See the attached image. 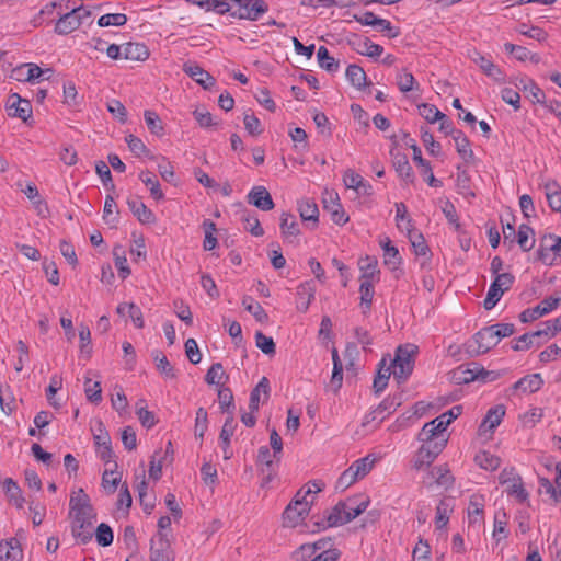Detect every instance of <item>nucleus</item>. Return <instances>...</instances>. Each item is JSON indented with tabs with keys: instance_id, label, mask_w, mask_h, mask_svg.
Masks as SVG:
<instances>
[{
	"instance_id": "f257e3e1",
	"label": "nucleus",
	"mask_w": 561,
	"mask_h": 561,
	"mask_svg": "<svg viewBox=\"0 0 561 561\" xmlns=\"http://www.w3.org/2000/svg\"><path fill=\"white\" fill-rule=\"evenodd\" d=\"M369 505V500L362 501L356 504L355 499H347L340 501L329 512L321 522H316L318 528L325 529L328 527H336L352 522L362 513H364Z\"/></svg>"
},
{
	"instance_id": "f03ea898",
	"label": "nucleus",
	"mask_w": 561,
	"mask_h": 561,
	"mask_svg": "<svg viewBox=\"0 0 561 561\" xmlns=\"http://www.w3.org/2000/svg\"><path fill=\"white\" fill-rule=\"evenodd\" d=\"M417 353V346L405 344L398 346L396 356L390 366L393 367V376L398 382H403L412 374L414 368V356Z\"/></svg>"
},
{
	"instance_id": "7ed1b4c3",
	"label": "nucleus",
	"mask_w": 561,
	"mask_h": 561,
	"mask_svg": "<svg viewBox=\"0 0 561 561\" xmlns=\"http://www.w3.org/2000/svg\"><path fill=\"white\" fill-rule=\"evenodd\" d=\"M447 442V436L440 435L422 443L414 458V468L420 470L424 466L428 467L446 447Z\"/></svg>"
},
{
	"instance_id": "20e7f679",
	"label": "nucleus",
	"mask_w": 561,
	"mask_h": 561,
	"mask_svg": "<svg viewBox=\"0 0 561 561\" xmlns=\"http://www.w3.org/2000/svg\"><path fill=\"white\" fill-rule=\"evenodd\" d=\"M495 327L489 325L478 331L472 341L467 344V353L470 356H479L489 352L492 347L497 345Z\"/></svg>"
},
{
	"instance_id": "39448f33",
	"label": "nucleus",
	"mask_w": 561,
	"mask_h": 561,
	"mask_svg": "<svg viewBox=\"0 0 561 561\" xmlns=\"http://www.w3.org/2000/svg\"><path fill=\"white\" fill-rule=\"evenodd\" d=\"M514 280L515 277L511 273L497 274L495 279L490 285L486 297L483 301L484 309H493L500 301L503 294L512 287Z\"/></svg>"
},
{
	"instance_id": "423d86ee",
	"label": "nucleus",
	"mask_w": 561,
	"mask_h": 561,
	"mask_svg": "<svg viewBox=\"0 0 561 561\" xmlns=\"http://www.w3.org/2000/svg\"><path fill=\"white\" fill-rule=\"evenodd\" d=\"M233 9L231 15L238 19L256 21L268 10L263 0H231Z\"/></svg>"
},
{
	"instance_id": "0eeeda50",
	"label": "nucleus",
	"mask_w": 561,
	"mask_h": 561,
	"mask_svg": "<svg viewBox=\"0 0 561 561\" xmlns=\"http://www.w3.org/2000/svg\"><path fill=\"white\" fill-rule=\"evenodd\" d=\"M95 513L71 517V534L77 542L85 545L92 540Z\"/></svg>"
},
{
	"instance_id": "6e6552de",
	"label": "nucleus",
	"mask_w": 561,
	"mask_h": 561,
	"mask_svg": "<svg viewBox=\"0 0 561 561\" xmlns=\"http://www.w3.org/2000/svg\"><path fill=\"white\" fill-rule=\"evenodd\" d=\"M557 257H561V237L543 236L537 250V259L545 264H552Z\"/></svg>"
},
{
	"instance_id": "1a4fd4ad",
	"label": "nucleus",
	"mask_w": 561,
	"mask_h": 561,
	"mask_svg": "<svg viewBox=\"0 0 561 561\" xmlns=\"http://www.w3.org/2000/svg\"><path fill=\"white\" fill-rule=\"evenodd\" d=\"M300 492L296 494V497L290 502L283 513V518L288 526L295 527L305 519L310 511L308 501L305 496L299 499Z\"/></svg>"
},
{
	"instance_id": "9d476101",
	"label": "nucleus",
	"mask_w": 561,
	"mask_h": 561,
	"mask_svg": "<svg viewBox=\"0 0 561 561\" xmlns=\"http://www.w3.org/2000/svg\"><path fill=\"white\" fill-rule=\"evenodd\" d=\"M560 302H561L560 297L549 296V297L545 298L541 302H539L536 307L525 309L519 314V320L523 323L535 321L538 318L546 316V314L550 313L551 311L556 310L559 307Z\"/></svg>"
},
{
	"instance_id": "9b49d317",
	"label": "nucleus",
	"mask_w": 561,
	"mask_h": 561,
	"mask_svg": "<svg viewBox=\"0 0 561 561\" xmlns=\"http://www.w3.org/2000/svg\"><path fill=\"white\" fill-rule=\"evenodd\" d=\"M150 561H173V551L165 534L158 533L151 539Z\"/></svg>"
},
{
	"instance_id": "f8f14e48",
	"label": "nucleus",
	"mask_w": 561,
	"mask_h": 561,
	"mask_svg": "<svg viewBox=\"0 0 561 561\" xmlns=\"http://www.w3.org/2000/svg\"><path fill=\"white\" fill-rule=\"evenodd\" d=\"M470 58L477 66H479L485 76L499 83L505 82L503 71L490 58L477 50H473L470 54Z\"/></svg>"
},
{
	"instance_id": "ddd939ff",
	"label": "nucleus",
	"mask_w": 561,
	"mask_h": 561,
	"mask_svg": "<svg viewBox=\"0 0 561 561\" xmlns=\"http://www.w3.org/2000/svg\"><path fill=\"white\" fill-rule=\"evenodd\" d=\"M69 516H83L90 515L91 513H95L93 506L91 505L89 495L84 492L83 489H79L73 492L70 496L69 501Z\"/></svg>"
},
{
	"instance_id": "4468645a",
	"label": "nucleus",
	"mask_w": 561,
	"mask_h": 561,
	"mask_svg": "<svg viewBox=\"0 0 561 561\" xmlns=\"http://www.w3.org/2000/svg\"><path fill=\"white\" fill-rule=\"evenodd\" d=\"M7 111L9 116L18 117L23 122H26L32 116L31 102L21 98L18 93H13L9 96Z\"/></svg>"
},
{
	"instance_id": "2eb2a0df",
	"label": "nucleus",
	"mask_w": 561,
	"mask_h": 561,
	"mask_svg": "<svg viewBox=\"0 0 561 561\" xmlns=\"http://www.w3.org/2000/svg\"><path fill=\"white\" fill-rule=\"evenodd\" d=\"M247 201L249 204L255 206L256 208L268 211L275 207L273 198L265 186H254L247 195Z\"/></svg>"
},
{
	"instance_id": "dca6fc26",
	"label": "nucleus",
	"mask_w": 561,
	"mask_h": 561,
	"mask_svg": "<svg viewBox=\"0 0 561 561\" xmlns=\"http://www.w3.org/2000/svg\"><path fill=\"white\" fill-rule=\"evenodd\" d=\"M183 71L205 90L215 85V78L196 64H184Z\"/></svg>"
},
{
	"instance_id": "f3484780",
	"label": "nucleus",
	"mask_w": 561,
	"mask_h": 561,
	"mask_svg": "<svg viewBox=\"0 0 561 561\" xmlns=\"http://www.w3.org/2000/svg\"><path fill=\"white\" fill-rule=\"evenodd\" d=\"M504 415L505 407L503 404L491 408L479 426L480 435L493 432L501 424Z\"/></svg>"
},
{
	"instance_id": "a211bd4d",
	"label": "nucleus",
	"mask_w": 561,
	"mask_h": 561,
	"mask_svg": "<svg viewBox=\"0 0 561 561\" xmlns=\"http://www.w3.org/2000/svg\"><path fill=\"white\" fill-rule=\"evenodd\" d=\"M80 25V10H71L60 16L55 25V32L60 35H67L77 30Z\"/></svg>"
},
{
	"instance_id": "6ab92c4d",
	"label": "nucleus",
	"mask_w": 561,
	"mask_h": 561,
	"mask_svg": "<svg viewBox=\"0 0 561 561\" xmlns=\"http://www.w3.org/2000/svg\"><path fill=\"white\" fill-rule=\"evenodd\" d=\"M270 380L267 377H262L255 388L252 389L250 393L249 409L251 412H255L259 410L261 393L263 394V403L266 402L270 398Z\"/></svg>"
},
{
	"instance_id": "aec40b11",
	"label": "nucleus",
	"mask_w": 561,
	"mask_h": 561,
	"mask_svg": "<svg viewBox=\"0 0 561 561\" xmlns=\"http://www.w3.org/2000/svg\"><path fill=\"white\" fill-rule=\"evenodd\" d=\"M127 205L134 216H136L141 224L149 225L156 222L157 218L153 211L149 209L138 197L128 199Z\"/></svg>"
},
{
	"instance_id": "412c9836",
	"label": "nucleus",
	"mask_w": 561,
	"mask_h": 561,
	"mask_svg": "<svg viewBox=\"0 0 561 561\" xmlns=\"http://www.w3.org/2000/svg\"><path fill=\"white\" fill-rule=\"evenodd\" d=\"M316 285L313 280H307L297 287L298 304L297 309L306 312L314 298Z\"/></svg>"
},
{
	"instance_id": "4be33fe9",
	"label": "nucleus",
	"mask_w": 561,
	"mask_h": 561,
	"mask_svg": "<svg viewBox=\"0 0 561 561\" xmlns=\"http://www.w3.org/2000/svg\"><path fill=\"white\" fill-rule=\"evenodd\" d=\"M358 266L362 272L359 280L378 282L380 271L378 270V261L374 256H365L359 259Z\"/></svg>"
},
{
	"instance_id": "5701e85b",
	"label": "nucleus",
	"mask_w": 561,
	"mask_h": 561,
	"mask_svg": "<svg viewBox=\"0 0 561 561\" xmlns=\"http://www.w3.org/2000/svg\"><path fill=\"white\" fill-rule=\"evenodd\" d=\"M22 549L15 538L0 541V561H20Z\"/></svg>"
},
{
	"instance_id": "b1692460",
	"label": "nucleus",
	"mask_w": 561,
	"mask_h": 561,
	"mask_svg": "<svg viewBox=\"0 0 561 561\" xmlns=\"http://www.w3.org/2000/svg\"><path fill=\"white\" fill-rule=\"evenodd\" d=\"M543 385L540 374H531L520 378L513 385L514 390H520L524 393H534Z\"/></svg>"
},
{
	"instance_id": "393cba45",
	"label": "nucleus",
	"mask_w": 561,
	"mask_h": 561,
	"mask_svg": "<svg viewBox=\"0 0 561 561\" xmlns=\"http://www.w3.org/2000/svg\"><path fill=\"white\" fill-rule=\"evenodd\" d=\"M149 57V50L145 44L127 43L123 46V58L131 61H144Z\"/></svg>"
},
{
	"instance_id": "a878e982",
	"label": "nucleus",
	"mask_w": 561,
	"mask_h": 561,
	"mask_svg": "<svg viewBox=\"0 0 561 561\" xmlns=\"http://www.w3.org/2000/svg\"><path fill=\"white\" fill-rule=\"evenodd\" d=\"M234 428H236L234 417H233V415H228L224 423V426L220 431V434H219V439H220V444H221V447L224 450L225 459H230L232 456V453L229 451V446H230V438L234 433Z\"/></svg>"
},
{
	"instance_id": "bb28decb",
	"label": "nucleus",
	"mask_w": 561,
	"mask_h": 561,
	"mask_svg": "<svg viewBox=\"0 0 561 561\" xmlns=\"http://www.w3.org/2000/svg\"><path fill=\"white\" fill-rule=\"evenodd\" d=\"M471 365L473 366L472 368L465 367L463 365H461V366L457 367L456 369H454L450 373L451 380L455 381L457 385L469 383L474 380H478V376H479L478 364L472 363Z\"/></svg>"
},
{
	"instance_id": "cd10ccee",
	"label": "nucleus",
	"mask_w": 561,
	"mask_h": 561,
	"mask_svg": "<svg viewBox=\"0 0 561 561\" xmlns=\"http://www.w3.org/2000/svg\"><path fill=\"white\" fill-rule=\"evenodd\" d=\"M413 150V160L422 168V172L427 175V183L432 187H439L442 182L437 180L432 171L431 163L422 158L421 149L415 144L411 146Z\"/></svg>"
},
{
	"instance_id": "c85d7f7f",
	"label": "nucleus",
	"mask_w": 561,
	"mask_h": 561,
	"mask_svg": "<svg viewBox=\"0 0 561 561\" xmlns=\"http://www.w3.org/2000/svg\"><path fill=\"white\" fill-rule=\"evenodd\" d=\"M391 374H393L391 371V366H386V358H382L378 364V370L373 383V388L376 394H379L386 389Z\"/></svg>"
},
{
	"instance_id": "c756f323",
	"label": "nucleus",
	"mask_w": 561,
	"mask_h": 561,
	"mask_svg": "<svg viewBox=\"0 0 561 561\" xmlns=\"http://www.w3.org/2000/svg\"><path fill=\"white\" fill-rule=\"evenodd\" d=\"M458 154L468 163L474 161V153L470 147V141L462 130H458L454 137Z\"/></svg>"
},
{
	"instance_id": "7c9ffc66",
	"label": "nucleus",
	"mask_w": 561,
	"mask_h": 561,
	"mask_svg": "<svg viewBox=\"0 0 561 561\" xmlns=\"http://www.w3.org/2000/svg\"><path fill=\"white\" fill-rule=\"evenodd\" d=\"M380 247L382 248L385 253V265H387L391 270H397L401 264V256L399 250L396 247L391 245V241L389 238H386V240L380 241Z\"/></svg>"
},
{
	"instance_id": "2f4dec72",
	"label": "nucleus",
	"mask_w": 561,
	"mask_h": 561,
	"mask_svg": "<svg viewBox=\"0 0 561 561\" xmlns=\"http://www.w3.org/2000/svg\"><path fill=\"white\" fill-rule=\"evenodd\" d=\"M345 76L347 78V80L350 81V83L358 89V90H362L364 89L368 83H367V76H366V72L365 70L358 66V65H350L347 68H346V72H345Z\"/></svg>"
},
{
	"instance_id": "473e14b6",
	"label": "nucleus",
	"mask_w": 561,
	"mask_h": 561,
	"mask_svg": "<svg viewBox=\"0 0 561 561\" xmlns=\"http://www.w3.org/2000/svg\"><path fill=\"white\" fill-rule=\"evenodd\" d=\"M151 356L156 363L157 370L169 379H174L176 377L175 370L173 366L170 364L167 356L160 350H154L151 353Z\"/></svg>"
},
{
	"instance_id": "72a5a7b5",
	"label": "nucleus",
	"mask_w": 561,
	"mask_h": 561,
	"mask_svg": "<svg viewBox=\"0 0 561 561\" xmlns=\"http://www.w3.org/2000/svg\"><path fill=\"white\" fill-rule=\"evenodd\" d=\"M516 241L524 252L530 251L535 245V232L533 228L526 224L520 225L516 234Z\"/></svg>"
},
{
	"instance_id": "f704fd0d",
	"label": "nucleus",
	"mask_w": 561,
	"mask_h": 561,
	"mask_svg": "<svg viewBox=\"0 0 561 561\" xmlns=\"http://www.w3.org/2000/svg\"><path fill=\"white\" fill-rule=\"evenodd\" d=\"M4 492L11 503H13L18 508H22L25 502V499L22 495V491L16 482L7 478L3 482Z\"/></svg>"
},
{
	"instance_id": "c9c22d12",
	"label": "nucleus",
	"mask_w": 561,
	"mask_h": 561,
	"mask_svg": "<svg viewBox=\"0 0 561 561\" xmlns=\"http://www.w3.org/2000/svg\"><path fill=\"white\" fill-rule=\"evenodd\" d=\"M354 49L364 56L370 58H378L383 51V47L373 43L369 38L359 39L357 43H353Z\"/></svg>"
},
{
	"instance_id": "e433bc0d",
	"label": "nucleus",
	"mask_w": 561,
	"mask_h": 561,
	"mask_svg": "<svg viewBox=\"0 0 561 561\" xmlns=\"http://www.w3.org/2000/svg\"><path fill=\"white\" fill-rule=\"evenodd\" d=\"M393 167L398 175L407 183H412L414 180L412 167L405 154L398 153L394 156Z\"/></svg>"
},
{
	"instance_id": "4c0bfd02",
	"label": "nucleus",
	"mask_w": 561,
	"mask_h": 561,
	"mask_svg": "<svg viewBox=\"0 0 561 561\" xmlns=\"http://www.w3.org/2000/svg\"><path fill=\"white\" fill-rule=\"evenodd\" d=\"M431 473L435 478V481L439 486H443L445 490L453 488L455 483V478L451 474L447 465L434 467Z\"/></svg>"
},
{
	"instance_id": "58836bf2",
	"label": "nucleus",
	"mask_w": 561,
	"mask_h": 561,
	"mask_svg": "<svg viewBox=\"0 0 561 561\" xmlns=\"http://www.w3.org/2000/svg\"><path fill=\"white\" fill-rule=\"evenodd\" d=\"M379 459L380 457H377L374 454H368L364 458L354 461L351 467L354 469L355 474H357L358 478H364L370 472Z\"/></svg>"
},
{
	"instance_id": "ea45409f",
	"label": "nucleus",
	"mask_w": 561,
	"mask_h": 561,
	"mask_svg": "<svg viewBox=\"0 0 561 561\" xmlns=\"http://www.w3.org/2000/svg\"><path fill=\"white\" fill-rule=\"evenodd\" d=\"M474 461L480 468L490 471H494L501 466V458L486 450L478 453Z\"/></svg>"
},
{
	"instance_id": "a19ab883",
	"label": "nucleus",
	"mask_w": 561,
	"mask_h": 561,
	"mask_svg": "<svg viewBox=\"0 0 561 561\" xmlns=\"http://www.w3.org/2000/svg\"><path fill=\"white\" fill-rule=\"evenodd\" d=\"M298 211L304 221H312L317 226L319 209L316 203L309 199L301 201L298 205Z\"/></svg>"
},
{
	"instance_id": "79ce46f5",
	"label": "nucleus",
	"mask_w": 561,
	"mask_h": 561,
	"mask_svg": "<svg viewBox=\"0 0 561 561\" xmlns=\"http://www.w3.org/2000/svg\"><path fill=\"white\" fill-rule=\"evenodd\" d=\"M141 182L149 187L150 194L154 199H162L164 197L163 192L160 188V183L157 176L150 171H142L139 174Z\"/></svg>"
},
{
	"instance_id": "37998d69",
	"label": "nucleus",
	"mask_w": 561,
	"mask_h": 561,
	"mask_svg": "<svg viewBox=\"0 0 561 561\" xmlns=\"http://www.w3.org/2000/svg\"><path fill=\"white\" fill-rule=\"evenodd\" d=\"M244 309L253 314L256 321L265 323L268 320V316L259 302H255L251 296H244L242 299Z\"/></svg>"
},
{
	"instance_id": "c03bdc74",
	"label": "nucleus",
	"mask_w": 561,
	"mask_h": 561,
	"mask_svg": "<svg viewBox=\"0 0 561 561\" xmlns=\"http://www.w3.org/2000/svg\"><path fill=\"white\" fill-rule=\"evenodd\" d=\"M280 230L285 237H297L300 234L299 225L295 216L289 213L282 214Z\"/></svg>"
},
{
	"instance_id": "a18cd8bd",
	"label": "nucleus",
	"mask_w": 561,
	"mask_h": 561,
	"mask_svg": "<svg viewBox=\"0 0 561 561\" xmlns=\"http://www.w3.org/2000/svg\"><path fill=\"white\" fill-rule=\"evenodd\" d=\"M317 57L320 67L327 70L328 72H336L339 70V60L330 56L327 47L320 46L317 53Z\"/></svg>"
},
{
	"instance_id": "49530a36",
	"label": "nucleus",
	"mask_w": 561,
	"mask_h": 561,
	"mask_svg": "<svg viewBox=\"0 0 561 561\" xmlns=\"http://www.w3.org/2000/svg\"><path fill=\"white\" fill-rule=\"evenodd\" d=\"M359 293H360V306L363 307V313H367L370 310L374 294H375L374 282L360 280Z\"/></svg>"
},
{
	"instance_id": "de8ad7c7",
	"label": "nucleus",
	"mask_w": 561,
	"mask_h": 561,
	"mask_svg": "<svg viewBox=\"0 0 561 561\" xmlns=\"http://www.w3.org/2000/svg\"><path fill=\"white\" fill-rule=\"evenodd\" d=\"M113 255L115 261V266L118 270V275L122 279L127 278L131 271L127 264V259L125 256V251L123 247L115 245L113 249Z\"/></svg>"
},
{
	"instance_id": "09e8293b",
	"label": "nucleus",
	"mask_w": 561,
	"mask_h": 561,
	"mask_svg": "<svg viewBox=\"0 0 561 561\" xmlns=\"http://www.w3.org/2000/svg\"><path fill=\"white\" fill-rule=\"evenodd\" d=\"M136 414L141 423V425L146 428H151L156 425L157 420L154 414L146 409V400L139 399L136 403Z\"/></svg>"
},
{
	"instance_id": "8fccbe9b",
	"label": "nucleus",
	"mask_w": 561,
	"mask_h": 561,
	"mask_svg": "<svg viewBox=\"0 0 561 561\" xmlns=\"http://www.w3.org/2000/svg\"><path fill=\"white\" fill-rule=\"evenodd\" d=\"M145 122L148 127V129L151 131V134L162 137L164 135V128L162 125V121L158 116V114L153 111L147 110L144 113Z\"/></svg>"
},
{
	"instance_id": "3c124183",
	"label": "nucleus",
	"mask_w": 561,
	"mask_h": 561,
	"mask_svg": "<svg viewBox=\"0 0 561 561\" xmlns=\"http://www.w3.org/2000/svg\"><path fill=\"white\" fill-rule=\"evenodd\" d=\"M484 508V497L482 495H472L470 497L469 506H468V516L470 523H476L478 517H481Z\"/></svg>"
},
{
	"instance_id": "603ef678",
	"label": "nucleus",
	"mask_w": 561,
	"mask_h": 561,
	"mask_svg": "<svg viewBox=\"0 0 561 561\" xmlns=\"http://www.w3.org/2000/svg\"><path fill=\"white\" fill-rule=\"evenodd\" d=\"M218 401L222 412L233 415L232 410L234 409V401L232 391L229 388L220 387L218 389Z\"/></svg>"
},
{
	"instance_id": "864d4df0",
	"label": "nucleus",
	"mask_w": 561,
	"mask_h": 561,
	"mask_svg": "<svg viewBox=\"0 0 561 561\" xmlns=\"http://www.w3.org/2000/svg\"><path fill=\"white\" fill-rule=\"evenodd\" d=\"M228 379L221 363H214L206 373L205 381L208 385H221V380Z\"/></svg>"
},
{
	"instance_id": "5fc2aeb1",
	"label": "nucleus",
	"mask_w": 561,
	"mask_h": 561,
	"mask_svg": "<svg viewBox=\"0 0 561 561\" xmlns=\"http://www.w3.org/2000/svg\"><path fill=\"white\" fill-rule=\"evenodd\" d=\"M397 84L399 90L403 93L420 89V85L416 82L415 78L409 71H404L403 73L398 76Z\"/></svg>"
},
{
	"instance_id": "6e6d98bb",
	"label": "nucleus",
	"mask_w": 561,
	"mask_h": 561,
	"mask_svg": "<svg viewBox=\"0 0 561 561\" xmlns=\"http://www.w3.org/2000/svg\"><path fill=\"white\" fill-rule=\"evenodd\" d=\"M255 344L265 355L273 356L276 353V345L273 339L266 336L261 331L255 333Z\"/></svg>"
},
{
	"instance_id": "4d7b16f0",
	"label": "nucleus",
	"mask_w": 561,
	"mask_h": 561,
	"mask_svg": "<svg viewBox=\"0 0 561 561\" xmlns=\"http://www.w3.org/2000/svg\"><path fill=\"white\" fill-rule=\"evenodd\" d=\"M127 22V16L124 13H107L102 15L98 20V25L100 27H107V26H123Z\"/></svg>"
},
{
	"instance_id": "13d9d810",
	"label": "nucleus",
	"mask_w": 561,
	"mask_h": 561,
	"mask_svg": "<svg viewBox=\"0 0 561 561\" xmlns=\"http://www.w3.org/2000/svg\"><path fill=\"white\" fill-rule=\"evenodd\" d=\"M419 113L430 124H434L439 118L444 117V113H442L435 105L427 103L419 106Z\"/></svg>"
},
{
	"instance_id": "bf43d9fd",
	"label": "nucleus",
	"mask_w": 561,
	"mask_h": 561,
	"mask_svg": "<svg viewBox=\"0 0 561 561\" xmlns=\"http://www.w3.org/2000/svg\"><path fill=\"white\" fill-rule=\"evenodd\" d=\"M401 404V396H388L385 398L379 405L376 408L375 413L378 415L387 412L388 414L394 412L397 408Z\"/></svg>"
},
{
	"instance_id": "052dcab7",
	"label": "nucleus",
	"mask_w": 561,
	"mask_h": 561,
	"mask_svg": "<svg viewBox=\"0 0 561 561\" xmlns=\"http://www.w3.org/2000/svg\"><path fill=\"white\" fill-rule=\"evenodd\" d=\"M95 537H96L98 543L102 547L111 546L113 542V539H114L112 528L105 523H101L98 526V528L95 530Z\"/></svg>"
},
{
	"instance_id": "680f3d73",
	"label": "nucleus",
	"mask_w": 561,
	"mask_h": 561,
	"mask_svg": "<svg viewBox=\"0 0 561 561\" xmlns=\"http://www.w3.org/2000/svg\"><path fill=\"white\" fill-rule=\"evenodd\" d=\"M121 481V474L115 469H106L102 476V485L108 493H114Z\"/></svg>"
},
{
	"instance_id": "e2e57ef3",
	"label": "nucleus",
	"mask_w": 561,
	"mask_h": 561,
	"mask_svg": "<svg viewBox=\"0 0 561 561\" xmlns=\"http://www.w3.org/2000/svg\"><path fill=\"white\" fill-rule=\"evenodd\" d=\"M208 426L207 411L204 408H198L196 411L194 434L196 437L203 438Z\"/></svg>"
},
{
	"instance_id": "0e129e2a",
	"label": "nucleus",
	"mask_w": 561,
	"mask_h": 561,
	"mask_svg": "<svg viewBox=\"0 0 561 561\" xmlns=\"http://www.w3.org/2000/svg\"><path fill=\"white\" fill-rule=\"evenodd\" d=\"M243 124L247 131L252 136H259L263 133L260 119L252 112L244 113Z\"/></svg>"
},
{
	"instance_id": "69168bd1",
	"label": "nucleus",
	"mask_w": 561,
	"mask_h": 561,
	"mask_svg": "<svg viewBox=\"0 0 561 561\" xmlns=\"http://www.w3.org/2000/svg\"><path fill=\"white\" fill-rule=\"evenodd\" d=\"M95 171L103 185L108 190L114 191L115 185L113 184L112 173L108 165L104 161H98L95 164Z\"/></svg>"
},
{
	"instance_id": "338daca9",
	"label": "nucleus",
	"mask_w": 561,
	"mask_h": 561,
	"mask_svg": "<svg viewBox=\"0 0 561 561\" xmlns=\"http://www.w3.org/2000/svg\"><path fill=\"white\" fill-rule=\"evenodd\" d=\"M84 392L87 398L92 403H99L102 400V389L100 381L91 383V379H87L84 382Z\"/></svg>"
},
{
	"instance_id": "774afa93",
	"label": "nucleus",
	"mask_w": 561,
	"mask_h": 561,
	"mask_svg": "<svg viewBox=\"0 0 561 561\" xmlns=\"http://www.w3.org/2000/svg\"><path fill=\"white\" fill-rule=\"evenodd\" d=\"M414 561H432L431 559V546L427 540L423 538L419 539L415 548L413 549Z\"/></svg>"
}]
</instances>
